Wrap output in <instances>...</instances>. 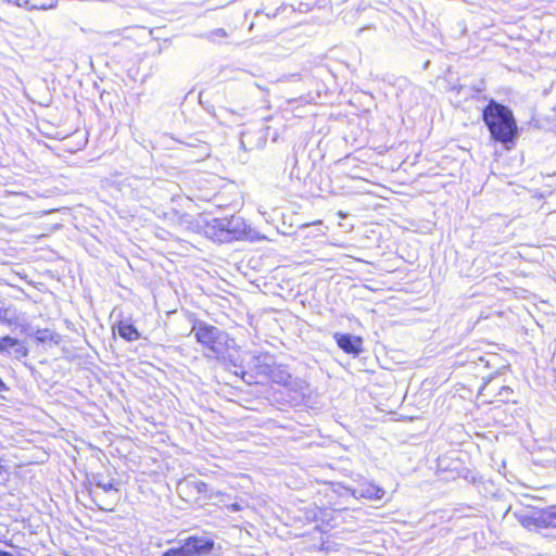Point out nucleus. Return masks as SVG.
I'll use <instances>...</instances> for the list:
<instances>
[{
  "instance_id": "1",
  "label": "nucleus",
  "mask_w": 556,
  "mask_h": 556,
  "mask_svg": "<svg viewBox=\"0 0 556 556\" xmlns=\"http://www.w3.org/2000/svg\"><path fill=\"white\" fill-rule=\"evenodd\" d=\"M198 227L203 236L219 243L244 239L251 231L244 219L236 215L223 218L203 217L198 222Z\"/></svg>"
},
{
  "instance_id": "2",
  "label": "nucleus",
  "mask_w": 556,
  "mask_h": 556,
  "mask_svg": "<svg viewBox=\"0 0 556 556\" xmlns=\"http://www.w3.org/2000/svg\"><path fill=\"white\" fill-rule=\"evenodd\" d=\"M483 119L495 140L506 143L515 138L517 124L508 108L491 101L483 111Z\"/></svg>"
},
{
  "instance_id": "3",
  "label": "nucleus",
  "mask_w": 556,
  "mask_h": 556,
  "mask_svg": "<svg viewBox=\"0 0 556 556\" xmlns=\"http://www.w3.org/2000/svg\"><path fill=\"white\" fill-rule=\"evenodd\" d=\"M192 332L197 341L206 346L216 357H225L228 352L230 343L233 341L228 336L214 326H208L203 323H198L193 326Z\"/></svg>"
},
{
  "instance_id": "4",
  "label": "nucleus",
  "mask_w": 556,
  "mask_h": 556,
  "mask_svg": "<svg viewBox=\"0 0 556 556\" xmlns=\"http://www.w3.org/2000/svg\"><path fill=\"white\" fill-rule=\"evenodd\" d=\"M213 547V542L206 538H189L185 544L178 548H172L163 556H200L208 553Z\"/></svg>"
},
{
  "instance_id": "5",
  "label": "nucleus",
  "mask_w": 556,
  "mask_h": 556,
  "mask_svg": "<svg viewBox=\"0 0 556 556\" xmlns=\"http://www.w3.org/2000/svg\"><path fill=\"white\" fill-rule=\"evenodd\" d=\"M514 516L518 522L529 531H541L543 529L542 509L529 511H515Z\"/></svg>"
},
{
  "instance_id": "6",
  "label": "nucleus",
  "mask_w": 556,
  "mask_h": 556,
  "mask_svg": "<svg viewBox=\"0 0 556 556\" xmlns=\"http://www.w3.org/2000/svg\"><path fill=\"white\" fill-rule=\"evenodd\" d=\"M348 492H350L355 498L363 497L367 500H380L384 495V490L371 482L365 481L357 488H348Z\"/></svg>"
},
{
  "instance_id": "7",
  "label": "nucleus",
  "mask_w": 556,
  "mask_h": 556,
  "mask_svg": "<svg viewBox=\"0 0 556 556\" xmlns=\"http://www.w3.org/2000/svg\"><path fill=\"white\" fill-rule=\"evenodd\" d=\"M334 339L345 353L358 355L363 351V340L357 336L336 333Z\"/></svg>"
},
{
  "instance_id": "8",
  "label": "nucleus",
  "mask_w": 556,
  "mask_h": 556,
  "mask_svg": "<svg viewBox=\"0 0 556 556\" xmlns=\"http://www.w3.org/2000/svg\"><path fill=\"white\" fill-rule=\"evenodd\" d=\"M0 353L13 354L15 357L21 358L27 355V349L17 339L3 337L0 339Z\"/></svg>"
},
{
  "instance_id": "9",
  "label": "nucleus",
  "mask_w": 556,
  "mask_h": 556,
  "mask_svg": "<svg viewBox=\"0 0 556 556\" xmlns=\"http://www.w3.org/2000/svg\"><path fill=\"white\" fill-rule=\"evenodd\" d=\"M118 333L127 341H135L139 339L138 330L127 321H121L117 326Z\"/></svg>"
},
{
  "instance_id": "10",
  "label": "nucleus",
  "mask_w": 556,
  "mask_h": 556,
  "mask_svg": "<svg viewBox=\"0 0 556 556\" xmlns=\"http://www.w3.org/2000/svg\"><path fill=\"white\" fill-rule=\"evenodd\" d=\"M543 529L556 528V506L542 509Z\"/></svg>"
},
{
  "instance_id": "11",
  "label": "nucleus",
  "mask_w": 556,
  "mask_h": 556,
  "mask_svg": "<svg viewBox=\"0 0 556 556\" xmlns=\"http://www.w3.org/2000/svg\"><path fill=\"white\" fill-rule=\"evenodd\" d=\"M23 4H28V10H49L55 4L54 0H25Z\"/></svg>"
},
{
  "instance_id": "12",
  "label": "nucleus",
  "mask_w": 556,
  "mask_h": 556,
  "mask_svg": "<svg viewBox=\"0 0 556 556\" xmlns=\"http://www.w3.org/2000/svg\"><path fill=\"white\" fill-rule=\"evenodd\" d=\"M270 378L273 379V381H275L277 383H281L283 386L289 384V382L291 380V376L288 372H285L279 367L274 369V370H271Z\"/></svg>"
},
{
  "instance_id": "13",
  "label": "nucleus",
  "mask_w": 556,
  "mask_h": 556,
  "mask_svg": "<svg viewBox=\"0 0 556 556\" xmlns=\"http://www.w3.org/2000/svg\"><path fill=\"white\" fill-rule=\"evenodd\" d=\"M96 489L102 490L104 493L110 494L113 500L118 498V491L112 482H98Z\"/></svg>"
},
{
  "instance_id": "14",
  "label": "nucleus",
  "mask_w": 556,
  "mask_h": 556,
  "mask_svg": "<svg viewBox=\"0 0 556 556\" xmlns=\"http://www.w3.org/2000/svg\"><path fill=\"white\" fill-rule=\"evenodd\" d=\"M11 319H12V316H11L9 309L3 307L0 304V320H2V321H11Z\"/></svg>"
},
{
  "instance_id": "15",
  "label": "nucleus",
  "mask_w": 556,
  "mask_h": 556,
  "mask_svg": "<svg viewBox=\"0 0 556 556\" xmlns=\"http://www.w3.org/2000/svg\"><path fill=\"white\" fill-rule=\"evenodd\" d=\"M0 556H14V555L8 551L0 549Z\"/></svg>"
},
{
  "instance_id": "16",
  "label": "nucleus",
  "mask_w": 556,
  "mask_h": 556,
  "mask_svg": "<svg viewBox=\"0 0 556 556\" xmlns=\"http://www.w3.org/2000/svg\"><path fill=\"white\" fill-rule=\"evenodd\" d=\"M198 488H199V491H200V492H201V491H206V484H205V483H202V482H201V483H199Z\"/></svg>"
},
{
  "instance_id": "17",
  "label": "nucleus",
  "mask_w": 556,
  "mask_h": 556,
  "mask_svg": "<svg viewBox=\"0 0 556 556\" xmlns=\"http://www.w3.org/2000/svg\"><path fill=\"white\" fill-rule=\"evenodd\" d=\"M231 509L232 510H239L240 509V506L238 504H232L231 505Z\"/></svg>"
},
{
  "instance_id": "18",
  "label": "nucleus",
  "mask_w": 556,
  "mask_h": 556,
  "mask_svg": "<svg viewBox=\"0 0 556 556\" xmlns=\"http://www.w3.org/2000/svg\"><path fill=\"white\" fill-rule=\"evenodd\" d=\"M4 389V383L2 382V380L0 379V390H3Z\"/></svg>"
}]
</instances>
